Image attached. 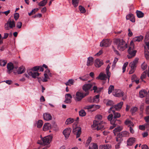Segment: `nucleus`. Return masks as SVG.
Instances as JSON below:
<instances>
[{
    "label": "nucleus",
    "instance_id": "6e6552de",
    "mask_svg": "<svg viewBox=\"0 0 149 149\" xmlns=\"http://www.w3.org/2000/svg\"><path fill=\"white\" fill-rule=\"evenodd\" d=\"M52 136L50 135H48L43 138H42L41 140H42L43 144L44 145H47L49 143L52 139Z\"/></svg>",
    "mask_w": 149,
    "mask_h": 149
},
{
    "label": "nucleus",
    "instance_id": "72a5a7b5",
    "mask_svg": "<svg viewBox=\"0 0 149 149\" xmlns=\"http://www.w3.org/2000/svg\"><path fill=\"white\" fill-rule=\"evenodd\" d=\"M124 95V93L120 90H118V91L117 93L116 94H115V96L116 97H121L123 96Z\"/></svg>",
    "mask_w": 149,
    "mask_h": 149
},
{
    "label": "nucleus",
    "instance_id": "2f4dec72",
    "mask_svg": "<svg viewBox=\"0 0 149 149\" xmlns=\"http://www.w3.org/2000/svg\"><path fill=\"white\" fill-rule=\"evenodd\" d=\"M100 95H97L95 96L93 98V102L98 103L99 102Z\"/></svg>",
    "mask_w": 149,
    "mask_h": 149
},
{
    "label": "nucleus",
    "instance_id": "bb28decb",
    "mask_svg": "<svg viewBox=\"0 0 149 149\" xmlns=\"http://www.w3.org/2000/svg\"><path fill=\"white\" fill-rule=\"evenodd\" d=\"M143 39V37L142 36L136 37L133 38V40L134 41L140 42Z\"/></svg>",
    "mask_w": 149,
    "mask_h": 149
},
{
    "label": "nucleus",
    "instance_id": "e433bc0d",
    "mask_svg": "<svg viewBox=\"0 0 149 149\" xmlns=\"http://www.w3.org/2000/svg\"><path fill=\"white\" fill-rule=\"evenodd\" d=\"M74 121V119L71 118H69L67 119L65 122V124L66 125L70 124Z\"/></svg>",
    "mask_w": 149,
    "mask_h": 149
},
{
    "label": "nucleus",
    "instance_id": "338daca9",
    "mask_svg": "<svg viewBox=\"0 0 149 149\" xmlns=\"http://www.w3.org/2000/svg\"><path fill=\"white\" fill-rule=\"evenodd\" d=\"M145 125H140L139 126V129L141 130H144L145 129Z\"/></svg>",
    "mask_w": 149,
    "mask_h": 149
},
{
    "label": "nucleus",
    "instance_id": "5701e85b",
    "mask_svg": "<svg viewBox=\"0 0 149 149\" xmlns=\"http://www.w3.org/2000/svg\"><path fill=\"white\" fill-rule=\"evenodd\" d=\"M111 111H112L113 113V119H117V118H119L120 116V114L119 113L115 112V109H112L111 110H110V113H111Z\"/></svg>",
    "mask_w": 149,
    "mask_h": 149
},
{
    "label": "nucleus",
    "instance_id": "f257e3e1",
    "mask_svg": "<svg viewBox=\"0 0 149 149\" xmlns=\"http://www.w3.org/2000/svg\"><path fill=\"white\" fill-rule=\"evenodd\" d=\"M114 43L117 45L118 49L120 51H123L127 47V44L123 39H116L114 41Z\"/></svg>",
    "mask_w": 149,
    "mask_h": 149
},
{
    "label": "nucleus",
    "instance_id": "3c124183",
    "mask_svg": "<svg viewBox=\"0 0 149 149\" xmlns=\"http://www.w3.org/2000/svg\"><path fill=\"white\" fill-rule=\"evenodd\" d=\"M114 104L113 102L112 101L109 100L107 102L106 104L107 106H112V107L114 105H113Z\"/></svg>",
    "mask_w": 149,
    "mask_h": 149
},
{
    "label": "nucleus",
    "instance_id": "c9c22d12",
    "mask_svg": "<svg viewBox=\"0 0 149 149\" xmlns=\"http://www.w3.org/2000/svg\"><path fill=\"white\" fill-rule=\"evenodd\" d=\"M98 146L95 143L91 144L89 146V149H97Z\"/></svg>",
    "mask_w": 149,
    "mask_h": 149
},
{
    "label": "nucleus",
    "instance_id": "8fccbe9b",
    "mask_svg": "<svg viewBox=\"0 0 149 149\" xmlns=\"http://www.w3.org/2000/svg\"><path fill=\"white\" fill-rule=\"evenodd\" d=\"M131 67V70H130L129 74H131L134 72L135 71L136 68L133 66H130Z\"/></svg>",
    "mask_w": 149,
    "mask_h": 149
},
{
    "label": "nucleus",
    "instance_id": "ea45409f",
    "mask_svg": "<svg viewBox=\"0 0 149 149\" xmlns=\"http://www.w3.org/2000/svg\"><path fill=\"white\" fill-rule=\"evenodd\" d=\"M47 0H43L39 3L38 5L41 6H44L47 3Z\"/></svg>",
    "mask_w": 149,
    "mask_h": 149
},
{
    "label": "nucleus",
    "instance_id": "5fc2aeb1",
    "mask_svg": "<svg viewBox=\"0 0 149 149\" xmlns=\"http://www.w3.org/2000/svg\"><path fill=\"white\" fill-rule=\"evenodd\" d=\"M147 67V65L145 63H143L141 65V68L143 70H145Z\"/></svg>",
    "mask_w": 149,
    "mask_h": 149
},
{
    "label": "nucleus",
    "instance_id": "09e8293b",
    "mask_svg": "<svg viewBox=\"0 0 149 149\" xmlns=\"http://www.w3.org/2000/svg\"><path fill=\"white\" fill-rule=\"evenodd\" d=\"M114 86L113 85H110L109 88L108 93L109 94H110L114 89Z\"/></svg>",
    "mask_w": 149,
    "mask_h": 149
},
{
    "label": "nucleus",
    "instance_id": "052dcab7",
    "mask_svg": "<svg viewBox=\"0 0 149 149\" xmlns=\"http://www.w3.org/2000/svg\"><path fill=\"white\" fill-rule=\"evenodd\" d=\"M40 69V66H36L33 68L32 69V70L33 71H37L38 70H39Z\"/></svg>",
    "mask_w": 149,
    "mask_h": 149
},
{
    "label": "nucleus",
    "instance_id": "393cba45",
    "mask_svg": "<svg viewBox=\"0 0 149 149\" xmlns=\"http://www.w3.org/2000/svg\"><path fill=\"white\" fill-rule=\"evenodd\" d=\"M93 59L91 57H90L88 58L87 65L88 66L92 65L93 63Z\"/></svg>",
    "mask_w": 149,
    "mask_h": 149
},
{
    "label": "nucleus",
    "instance_id": "4d7b16f0",
    "mask_svg": "<svg viewBox=\"0 0 149 149\" xmlns=\"http://www.w3.org/2000/svg\"><path fill=\"white\" fill-rule=\"evenodd\" d=\"M19 17V14L18 13H15L14 15V18L15 20H17Z\"/></svg>",
    "mask_w": 149,
    "mask_h": 149
},
{
    "label": "nucleus",
    "instance_id": "6e6d98bb",
    "mask_svg": "<svg viewBox=\"0 0 149 149\" xmlns=\"http://www.w3.org/2000/svg\"><path fill=\"white\" fill-rule=\"evenodd\" d=\"M137 108L136 107H134L131 108L130 111L132 114L134 113L136 111H137Z\"/></svg>",
    "mask_w": 149,
    "mask_h": 149
},
{
    "label": "nucleus",
    "instance_id": "e2e57ef3",
    "mask_svg": "<svg viewBox=\"0 0 149 149\" xmlns=\"http://www.w3.org/2000/svg\"><path fill=\"white\" fill-rule=\"evenodd\" d=\"M22 23L21 22H18L17 24V27L18 28L20 29L22 27Z\"/></svg>",
    "mask_w": 149,
    "mask_h": 149
},
{
    "label": "nucleus",
    "instance_id": "13d9d810",
    "mask_svg": "<svg viewBox=\"0 0 149 149\" xmlns=\"http://www.w3.org/2000/svg\"><path fill=\"white\" fill-rule=\"evenodd\" d=\"M118 59L117 58H115L114 60L113 63L112 67H115L116 66V64L117 61H118Z\"/></svg>",
    "mask_w": 149,
    "mask_h": 149
},
{
    "label": "nucleus",
    "instance_id": "7c9ffc66",
    "mask_svg": "<svg viewBox=\"0 0 149 149\" xmlns=\"http://www.w3.org/2000/svg\"><path fill=\"white\" fill-rule=\"evenodd\" d=\"M138 58H136L132 63H131L129 64V66H133L136 68V65L138 62Z\"/></svg>",
    "mask_w": 149,
    "mask_h": 149
},
{
    "label": "nucleus",
    "instance_id": "a878e982",
    "mask_svg": "<svg viewBox=\"0 0 149 149\" xmlns=\"http://www.w3.org/2000/svg\"><path fill=\"white\" fill-rule=\"evenodd\" d=\"M121 121L119 120H118L117 119H113V120L111 121V124H113L116 126L118 124H120L121 123Z\"/></svg>",
    "mask_w": 149,
    "mask_h": 149
},
{
    "label": "nucleus",
    "instance_id": "423d86ee",
    "mask_svg": "<svg viewBox=\"0 0 149 149\" xmlns=\"http://www.w3.org/2000/svg\"><path fill=\"white\" fill-rule=\"evenodd\" d=\"M93 83H90L84 84L82 86V89L85 92V93H88V95L89 93V90L93 86Z\"/></svg>",
    "mask_w": 149,
    "mask_h": 149
},
{
    "label": "nucleus",
    "instance_id": "58836bf2",
    "mask_svg": "<svg viewBox=\"0 0 149 149\" xmlns=\"http://www.w3.org/2000/svg\"><path fill=\"white\" fill-rule=\"evenodd\" d=\"M110 145L106 144L101 146L100 148L101 149H109L110 148Z\"/></svg>",
    "mask_w": 149,
    "mask_h": 149
},
{
    "label": "nucleus",
    "instance_id": "9d476101",
    "mask_svg": "<svg viewBox=\"0 0 149 149\" xmlns=\"http://www.w3.org/2000/svg\"><path fill=\"white\" fill-rule=\"evenodd\" d=\"M73 132L74 134L76 135V138L79 137L81 132V128L79 127H76L73 128Z\"/></svg>",
    "mask_w": 149,
    "mask_h": 149
},
{
    "label": "nucleus",
    "instance_id": "69168bd1",
    "mask_svg": "<svg viewBox=\"0 0 149 149\" xmlns=\"http://www.w3.org/2000/svg\"><path fill=\"white\" fill-rule=\"evenodd\" d=\"M128 31L129 32L128 34V36L129 37L132 36L133 35V33L130 29H128Z\"/></svg>",
    "mask_w": 149,
    "mask_h": 149
},
{
    "label": "nucleus",
    "instance_id": "cd10ccee",
    "mask_svg": "<svg viewBox=\"0 0 149 149\" xmlns=\"http://www.w3.org/2000/svg\"><path fill=\"white\" fill-rule=\"evenodd\" d=\"M25 68L24 67L22 66L19 68L17 70V72L18 74H21L24 72Z\"/></svg>",
    "mask_w": 149,
    "mask_h": 149
},
{
    "label": "nucleus",
    "instance_id": "9b49d317",
    "mask_svg": "<svg viewBox=\"0 0 149 149\" xmlns=\"http://www.w3.org/2000/svg\"><path fill=\"white\" fill-rule=\"evenodd\" d=\"M71 130V128H68L63 130V133L66 139H67L68 138L70 135Z\"/></svg>",
    "mask_w": 149,
    "mask_h": 149
},
{
    "label": "nucleus",
    "instance_id": "aec40b11",
    "mask_svg": "<svg viewBox=\"0 0 149 149\" xmlns=\"http://www.w3.org/2000/svg\"><path fill=\"white\" fill-rule=\"evenodd\" d=\"M126 19H129L132 22H135V20L133 15L132 14H130L126 16Z\"/></svg>",
    "mask_w": 149,
    "mask_h": 149
},
{
    "label": "nucleus",
    "instance_id": "4468645a",
    "mask_svg": "<svg viewBox=\"0 0 149 149\" xmlns=\"http://www.w3.org/2000/svg\"><path fill=\"white\" fill-rule=\"evenodd\" d=\"M72 97V95L69 93L66 94L65 95V100L64 102L65 103H70L71 102V99Z\"/></svg>",
    "mask_w": 149,
    "mask_h": 149
},
{
    "label": "nucleus",
    "instance_id": "f8f14e48",
    "mask_svg": "<svg viewBox=\"0 0 149 149\" xmlns=\"http://www.w3.org/2000/svg\"><path fill=\"white\" fill-rule=\"evenodd\" d=\"M146 45L147 46L148 49L149 50V42H146ZM144 53L145 57L146 59L148 60L149 59V52L148 51L147 49L146 48V47H144Z\"/></svg>",
    "mask_w": 149,
    "mask_h": 149
},
{
    "label": "nucleus",
    "instance_id": "a211bd4d",
    "mask_svg": "<svg viewBox=\"0 0 149 149\" xmlns=\"http://www.w3.org/2000/svg\"><path fill=\"white\" fill-rule=\"evenodd\" d=\"M44 119L46 120H49L52 119V116L49 113H45L43 116Z\"/></svg>",
    "mask_w": 149,
    "mask_h": 149
},
{
    "label": "nucleus",
    "instance_id": "603ef678",
    "mask_svg": "<svg viewBox=\"0 0 149 149\" xmlns=\"http://www.w3.org/2000/svg\"><path fill=\"white\" fill-rule=\"evenodd\" d=\"M113 116L112 114H109L107 117V119L109 121H110L111 123V121L113 120Z\"/></svg>",
    "mask_w": 149,
    "mask_h": 149
},
{
    "label": "nucleus",
    "instance_id": "a19ab883",
    "mask_svg": "<svg viewBox=\"0 0 149 149\" xmlns=\"http://www.w3.org/2000/svg\"><path fill=\"white\" fill-rule=\"evenodd\" d=\"M38 10V8H34L32 10L30 13H28L29 15V16H31L32 15H33Z\"/></svg>",
    "mask_w": 149,
    "mask_h": 149
},
{
    "label": "nucleus",
    "instance_id": "39448f33",
    "mask_svg": "<svg viewBox=\"0 0 149 149\" xmlns=\"http://www.w3.org/2000/svg\"><path fill=\"white\" fill-rule=\"evenodd\" d=\"M87 95H88L87 93H85L79 91H77L76 93L75 100L76 101H79L84 97Z\"/></svg>",
    "mask_w": 149,
    "mask_h": 149
},
{
    "label": "nucleus",
    "instance_id": "412c9836",
    "mask_svg": "<svg viewBox=\"0 0 149 149\" xmlns=\"http://www.w3.org/2000/svg\"><path fill=\"white\" fill-rule=\"evenodd\" d=\"M51 128V124L49 123H45L44 125L43 130L44 131H46L50 129Z\"/></svg>",
    "mask_w": 149,
    "mask_h": 149
},
{
    "label": "nucleus",
    "instance_id": "f03ea898",
    "mask_svg": "<svg viewBox=\"0 0 149 149\" xmlns=\"http://www.w3.org/2000/svg\"><path fill=\"white\" fill-rule=\"evenodd\" d=\"M134 47L133 42L132 41L130 43V46L127 52L129 55L127 56L128 58H131L134 57L137 51L134 50Z\"/></svg>",
    "mask_w": 149,
    "mask_h": 149
},
{
    "label": "nucleus",
    "instance_id": "f704fd0d",
    "mask_svg": "<svg viewBox=\"0 0 149 149\" xmlns=\"http://www.w3.org/2000/svg\"><path fill=\"white\" fill-rule=\"evenodd\" d=\"M136 13L137 17L139 18H141L144 16V13L141 11L137 10Z\"/></svg>",
    "mask_w": 149,
    "mask_h": 149
},
{
    "label": "nucleus",
    "instance_id": "dca6fc26",
    "mask_svg": "<svg viewBox=\"0 0 149 149\" xmlns=\"http://www.w3.org/2000/svg\"><path fill=\"white\" fill-rule=\"evenodd\" d=\"M97 78L102 80H106L108 78V77L105 74L101 72L97 77Z\"/></svg>",
    "mask_w": 149,
    "mask_h": 149
},
{
    "label": "nucleus",
    "instance_id": "6ab92c4d",
    "mask_svg": "<svg viewBox=\"0 0 149 149\" xmlns=\"http://www.w3.org/2000/svg\"><path fill=\"white\" fill-rule=\"evenodd\" d=\"M135 141V139L134 137L130 138L127 141V144L128 146H131Z\"/></svg>",
    "mask_w": 149,
    "mask_h": 149
},
{
    "label": "nucleus",
    "instance_id": "f3484780",
    "mask_svg": "<svg viewBox=\"0 0 149 149\" xmlns=\"http://www.w3.org/2000/svg\"><path fill=\"white\" fill-rule=\"evenodd\" d=\"M27 72L29 75L32 76V77L34 78H36L40 75L39 73L38 72H33L31 71L29 72L27 71Z\"/></svg>",
    "mask_w": 149,
    "mask_h": 149
},
{
    "label": "nucleus",
    "instance_id": "49530a36",
    "mask_svg": "<svg viewBox=\"0 0 149 149\" xmlns=\"http://www.w3.org/2000/svg\"><path fill=\"white\" fill-rule=\"evenodd\" d=\"M79 9L82 13H84L86 12V10L84 8L81 6H79Z\"/></svg>",
    "mask_w": 149,
    "mask_h": 149
},
{
    "label": "nucleus",
    "instance_id": "a18cd8bd",
    "mask_svg": "<svg viewBox=\"0 0 149 149\" xmlns=\"http://www.w3.org/2000/svg\"><path fill=\"white\" fill-rule=\"evenodd\" d=\"M7 63V61L6 60H0V65L2 66H4Z\"/></svg>",
    "mask_w": 149,
    "mask_h": 149
},
{
    "label": "nucleus",
    "instance_id": "0eeeda50",
    "mask_svg": "<svg viewBox=\"0 0 149 149\" xmlns=\"http://www.w3.org/2000/svg\"><path fill=\"white\" fill-rule=\"evenodd\" d=\"M123 104V102H121L120 103L117 104L116 105L113 106L109 109V112L110 113V110H111L112 109H115L116 110H119L121 108Z\"/></svg>",
    "mask_w": 149,
    "mask_h": 149
},
{
    "label": "nucleus",
    "instance_id": "c03bdc74",
    "mask_svg": "<svg viewBox=\"0 0 149 149\" xmlns=\"http://www.w3.org/2000/svg\"><path fill=\"white\" fill-rule=\"evenodd\" d=\"M146 73L145 72H144L142 73L141 77L140 78L142 80V81L144 82H145V81H144L143 79L146 77Z\"/></svg>",
    "mask_w": 149,
    "mask_h": 149
},
{
    "label": "nucleus",
    "instance_id": "680f3d73",
    "mask_svg": "<svg viewBox=\"0 0 149 149\" xmlns=\"http://www.w3.org/2000/svg\"><path fill=\"white\" fill-rule=\"evenodd\" d=\"M116 141L118 142V143L116 145L115 148L116 149H118L120 148V143L122 142H120V141Z\"/></svg>",
    "mask_w": 149,
    "mask_h": 149
},
{
    "label": "nucleus",
    "instance_id": "774afa93",
    "mask_svg": "<svg viewBox=\"0 0 149 149\" xmlns=\"http://www.w3.org/2000/svg\"><path fill=\"white\" fill-rule=\"evenodd\" d=\"M146 114L149 115V105L146 107Z\"/></svg>",
    "mask_w": 149,
    "mask_h": 149
},
{
    "label": "nucleus",
    "instance_id": "4c0bfd02",
    "mask_svg": "<svg viewBox=\"0 0 149 149\" xmlns=\"http://www.w3.org/2000/svg\"><path fill=\"white\" fill-rule=\"evenodd\" d=\"M43 121L41 120H39L37 123V126L38 128H41L43 125Z\"/></svg>",
    "mask_w": 149,
    "mask_h": 149
},
{
    "label": "nucleus",
    "instance_id": "c756f323",
    "mask_svg": "<svg viewBox=\"0 0 149 149\" xmlns=\"http://www.w3.org/2000/svg\"><path fill=\"white\" fill-rule=\"evenodd\" d=\"M125 123L126 125H127L129 127H130V126L133 127L134 126L133 123L130 120H127L125 121Z\"/></svg>",
    "mask_w": 149,
    "mask_h": 149
},
{
    "label": "nucleus",
    "instance_id": "37998d69",
    "mask_svg": "<svg viewBox=\"0 0 149 149\" xmlns=\"http://www.w3.org/2000/svg\"><path fill=\"white\" fill-rule=\"evenodd\" d=\"M79 115L81 116H85L86 115V113L84 110L82 109L79 112Z\"/></svg>",
    "mask_w": 149,
    "mask_h": 149
},
{
    "label": "nucleus",
    "instance_id": "473e14b6",
    "mask_svg": "<svg viewBox=\"0 0 149 149\" xmlns=\"http://www.w3.org/2000/svg\"><path fill=\"white\" fill-rule=\"evenodd\" d=\"M122 130V127L120 126L116 128H115L113 131V133H114L115 136L116 135V133L121 131Z\"/></svg>",
    "mask_w": 149,
    "mask_h": 149
},
{
    "label": "nucleus",
    "instance_id": "79ce46f5",
    "mask_svg": "<svg viewBox=\"0 0 149 149\" xmlns=\"http://www.w3.org/2000/svg\"><path fill=\"white\" fill-rule=\"evenodd\" d=\"M72 3L74 7H76L78 6L79 0H72Z\"/></svg>",
    "mask_w": 149,
    "mask_h": 149
},
{
    "label": "nucleus",
    "instance_id": "bf43d9fd",
    "mask_svg": "<svg viewBox=\"0 0 149 149\" xmlns=\"http://www.w3.org/2000/svg\"><path fill=\"white\" fill-rule=\"evenodd\" d=\"M92 138L91 137L88 138L86 143L87 146H88L91 141Z\"/></svg>",
    "mask_w": 149,
    "mask_h": 149
},
{
    "label": "nucleus",
    "instance_id": "b1692460",
    "mask_svg": "<svg viewBox=\"0 0 149 149\" xmlns=\"http://www.w3.org/2000/svg\"><path fill=\"white\" fill-rule=\"evenodd\" d=\"M139 96L141 98H143L148 94L147 92L145 90H141L139 92Z\"/></svg>",
    "mask_w": 149,
    "mask_h": 149
},
{
    "label": "nucleus",
    "instance_id": "864d4df0",
    "mask_svg": "<svg viewBox=\"0 0 149 149\" xmlns=\"http://www.w3.org/2000/svg\"><path fill=\"white\" fill-rule=\"evenodd\" d=\"M128 64V62H126L125 63L123 66V72H124L126 70V68L127 66V65Z\"/></svg>",
    "mask_w": 149,
    "mask_h": 149
},
{
    "label": "nucleus",
    "instance_id": "4be33fe9",
    "mask_svg": "<svg viewBox=\"0 0 149 149\" xmlns=\"http://www.w3.org/2000/svg\"><path fill=\"white\" fill-rule=\"evenodd\" d=\"M7 24L9 25V27L10 28H13L15 26V22L13 20L12 21L9 19L7 22Z\"/></svg>",
    "mask_w": 149,
    "mask_h": 149
},
{
    "label": "nucleus",
    "instance_id": "ddd939ff",
    "mask_svg": "<svg viewBox=\"0 0 149 149\" xmlns=\"http://www.w3.org/2000/svg\"><path fill=\"white\" fill-rule=\"evenodd\" d=\"M7 68L8 70L7 72L9 74L13 71L14 67L13 63L11 62H10L7 64Z\"/></svg>",
    "mask_w": 149,
    "mask_h": 149
},
{
    "label": "nucleus",
    "instance_id": "7ed1b4c3",
    "mask_svg": "<svg viewBox=\"0 0 149 149\" xmlns=\"http://www.w3.org/2000/svg\"><path fill=\"white\" fill-rule=\"evenodd\" d=\"M103 124V123L102 122L99 123V122L95 120L93 121V124L91 125V127L93 130L96 129L97 130L102 131L105 129Z\"/></svg>",
    "mask_w": 149,
    "mask_h": 149
},
{
    "label": "nucleus",
    "instance_id": "20e7f679",
    "mask_svg": "<svg viewBox=\"0 0 149 149\" xmlns=\"http://www.w3.org/2000/svg\"><path fill=\"white\" fill-rule=\"evenodd\" d=\"M130 136L129 133L127 131H123L118 133L116 137V141H120L122 142L123 140V137H128Z\"/></svg>",
    "mask_w": 149,
    "mask_h": 149
},
{
    "label": "nucleus",
    "instance_id": "de8ad7c7",
    "mask_svg": "<svg viewBox=\"0 0 149 149\" xmlns=\"http://www.w3.org/2000/svg\"><path fill=\"white\" fill-rule=\"evenodd\" d=\"M94 106L95 105L93 104L86 106L84 107V109H87L89 110V109H91L92 108H93L94 107Z\"/></svg>",
    "mask_w": 149,
    "mask_h": 149
},
{
    "label": "nucleus",
    "instance_id": "2eb2a0df",
    "mask_svg": "<svg viewBox=\"0 0 149 149\" xmlns=\"http://www.w3.org/2000/svg\"><path fill=\"white\" fill-rule=\"evenodd\" d=\"M103 63L102 60L99 59H96L95 61V65L96 67L99 68L102 65Z\"/></svg>",
    "mask_w": 149,
    "mask_h": 149
},
{
    "label": "nucleus",
    "instance_id": "0e129e2a",
    "mask_svg": "<svg viewBox=\"0 0 149 149\" xmlns=\"http://www.w3.org/2000/svg\"><path fill=\"white\" fill-rule=\"evenodd\" d=\"M137 79V77L136 75H133L131 78V80L132 82H134V80Z\"/></svg>",
    "mask_w": 149,
    "mask_h": 149
},
{
    "label": "nucleus",
    "instance_id": "1a4fd4ad",
    "mask_svg": "<svg viewBox=\"0 0 149 149\" xmlns=\"http://www.w3.org/2000/svg\"><path fill=\"white\" fill-rule=\"evenodd\" d=\"M111 41L110 40L106 39L103 40L100 42V46L101 47H107L111 45Z\"/></svg>",
    "mask_w": 149,
    "mask_h": 149
},
{
    "label": "nucleus",
    "instance_id": "c85d7f7f",
    "mask_svg": "<svg viewBox=\"0 0 149 149\" xmlns=\"http://www.w3.org/2000/svg\"><path fill=\"white\" fill-rule=\"evenodd\" d=\"M110 67L109 65L107 66L106 69V73L108 77V81L109 82V78L110 77L111 75V73L109 71V69L110 68Z\"/></svg>",
    "mask_w": 149,
    "mask_h": 149
}]
</instances>
